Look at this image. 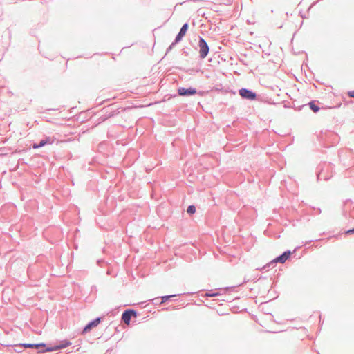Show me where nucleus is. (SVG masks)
Segmentation results:
<instances>
[{
    "label": "nucleus",
    "instance_id": "1",
    "mask_svg": "<svg viewBox=\"0 0 354 354\" xmlns=\"http://www.w3.org/2000/svg\"><path fill=\"white\" fill-rule=\"evenodd\" d=\"M198 46L200 57L201 58H205L209 52V47L206 41L203 38H201L198 42Z\"/></svg>",
    "mask_w": 354,
    "mask_h": 354
},
{
    "label": "nucleus",
    "instance_id": "2",
    "mask_svg": "<svg viewBox=\"0 0 354 354\" xmlns=\"http://www.w3.org/2000/svg\"><path fill=\"white\" fill-rule=\"evenodd\" d=\"M137 317V313L135 310H127L123 313V314L122 315V319L127 325H129L131 317Z\"/></svg>",
    "mask_w": 354,
    "mask_h": 354
},
{
    "label": "nucleus",
    "instance_id": "3",
    "mask_svg": "<svg viewBox=\"0 0 354 354\" xmlns=\"http://www.w3.org/2000/svg\"><path fill=\"white\" fill-rule=\"evenodd\" d=\"M291 254L290 251L284 252L281 255L274 259L272 262L283 263L290 257Z\"/></svg>",
    "mask_w": 354,
    "mask_h": 354
},
{
    "label": "nucleus",
    "instance_id": "4",
    "mask_svg": "<svg viewBox=\"0 0 354 354\" xmlns=\"http://www.w3.org/2000/svg\"><path fill=\"white\" fill-rule=\"evenodd\" d=\"M239 94L241 97L249 100H254L256 97L255 93L245 88L241 89L239 91Z\"/></svg>",
    "mask_w": 354,
    "mask_h": 354
},
{
    "label": "nucleus",
    "instance_id": "5",
    "mask_svg": "<svg viewBox=\"0 0 354 354\" xmlns=\"http://www.w3.org/2000/svg\"><path fill=\"white\" fill-rule=\"evenodd\" d=\"M178 93L180 95H192L196 93V90L193 88H179L178 90Z\"/></svg>",
    "mask_w": 354,
    "mask_h": 354
},
{
    "label": "nucleus",
    "instance_id": "6",
    "mask_svg": "<svg viewBox=\"0 0 354 354\" xmlns=\"http://www.w3.org/2000/svg\"><path fill=\"white\" fill-rule=\"evenodd\" d=\"M100 322V318H97L88 324L84 328L82 333H86L91 330L93 327L97 326Z\"/></svg>",
    "mask_w": 354,
    "mask_h": 354
},
{
    "label": "nucleus",
    "instance_id": "7",
    "mask_svg": "<svg viewBox=\"0 0 354 354\" xmlns=\"http://www.w3.org/2000/svg\"><path fill=\"white\" fill-rule=\"evenodd\" d=\"M188 29V24H185L183 27L181 28L179 33L178 34L176 38V42H178L181 40L183 37H184Z\"/></svg>",
    "mask_w": 354,
    "mask_h": 354
},
{
    "label": "nucleus",
    "instance_id": "8",
    "mask_svg": "<svg viewBox=\"0 0 354 354\" xmlns=\"http://www.w3.org/2000/svg\"><path fill=\"white\" fill-rule=\"evenodd\" d=\"M21 346L25 348H38L39 347H44L45 346V344H21L20 345Z\"/></svg>",
    "mask_w": 354,
    "mask_h": 354
},
{
    "label": "nucleus",
    "instance_id": "9",
    "mask_svg": "<svg viewBox=\"0 0 354 354\" xmlns=\"http://www.w3.org/2000/svg\"><path fill=\"white\" fill-rule=\"evenodd\" d=\"M71 345V342H66L65 344H63V345H60V346H57L55 347H49V348H47L45 351H55L57 349H61V348H64L68 346Z\"/></svg>",
    "mask_w": 354,
    "mask_h": 354
},
{
    "label": "nucleus",
    "instance_id": "10",
    "mask_svg": "<svg viewBox=\"0 0 354 354\" xmlns=\"http://www.w3.org/2000/svg\"><path fill=\"white\" fill-rule=\"evenodd\" d=\"M51 142H52V141L50 140V138H47V139H46V140H42L40 142V143H39V144H38V145H37V144H34V145H33V146H32V147H33L34 149H37V148H39V147H41L44 146V145H45L46 144H47V143H51Z\"/></svg>",
    "mask_w": 354,
    "mask_h": 354
},
{
    "label": "nucleus",
    "instance_id": "11",
    "mask_svg": "<svg viewBox=\"0 0 354 354\" xmlns=\"http://www.w3.org/2000/svg\"><path fill=\"white\" fill-rule=\"evenodd\" d=\"M188 214H194L196 212V207L194 205H189L187 209Z\"/></svg>",
    "mask_w": 354,
    "mask_h": 354
},
{
    "label": "nucleus",
    "instance_id": "12",
    "mask_svg": "<svg viewBox=\"0 0 354 354\" xmlns=\"http://www.w3.org/2000/svg\"><path fill=\"white\" fill-rule=\"evenodd\" d=\"M310 105V109L314 111V112H317L319 110V108L315 105L313 102H310L309 104Z\"/></svg>",
    "mask_w": 354,
    "mask_h": 354
},
{
    "label": "nucleus",
    "instance_id": "13",
    "mask_svg": "<svg viewBox=\"0 0 354 354\" xmlns=\"http://www.w3.org/2000/svg\"><path fill=\"white\" fill-rule=\"evenodd\" d=\"M171 296L162 297V303L166 302Z\"/></svg>",
    "mask_w": 354,
    "mask_h": 354
},
{
    "label": "nucleus",
    "instance_id": "14",
    "mask_svg": "<svg viewBox=\"0 0 354 354\" xmlns=\"http://www.w3.org/2000/svg\"><path fill=\"white\" fill-rule=\"evenodd\" d=\"M218 295V293H210V294H208V293H206L205 294V296L207 297H214V296H216Z\"/></svg>",
    "mask_w": 354,
    "mask_h": 354
},
{
    "label": "nucleus",
    "instance_id": "15",
    "mask_svg": "<svg viewBox=\"0 0 354 354\" xmlns=\"http://www.w3.org/2000/svg\"><path fill=\"white\" fill-rule=\"evenodd\" d=\"M346 234H353L354 233V228L353 229H351V230H348V231L346 232Z\"/></svg>",
    "mask_w": 354,
    "mask_h": 354
},
{
    "label": "nucleus",
    "instance_id": "16",
    "mask_svg": "<svg viewBox=\"0 0 354 354\" xmlns=\"http://www.w3.org/2000/svg\"><path fill=\"white\" fill-rule=\"evenodd\" d=\"M349 95L352 97H354V91L349 92Z\"/></svg>",
    "mask_w": 354,
    "mask_h": 354
}]
</instances>
